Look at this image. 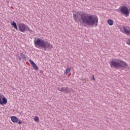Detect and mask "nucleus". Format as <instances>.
I'll use <instances>...</instances> for the list:
<instances>
[{
  "instance_id": "1",
  "label": "nucleus",
  "mask_w": 130,
  "mask_h": 130,
  "mask_svg": "<svg viewBox=\"0 0 130 130\" xmlns=\"http://www.w3.org/2000/svg\"><path fill=\"white\" fill-rule=\"evenodd\" d=\"M74 21L86 24L91 27H97L98 26V17L96 15H87L84 12H74L73 13Z\"/></svg>"
},
{
  "instance_id": "2",
  "label": "nucleus",
  "mask_w": 130,
  "mask_h": 130,
  "mask_svg": "<svg viewBox=\"0 0 130 130\" xmlns=\"http://www.w3.org/2000/svg\"><path fill=\"white\" fill-rule=\"evenodd\" d=\"M109 64L111 68H115V69H119L120 68L129 69L127 63L120 59H114L110 61Z\"/></svg>"
},
{
  "instance_id": "3",
  "label": "nucleus",
  "mask_w": 130,
  "mask_h": 130,
  "mask_svg": "<svg viewBox=\"0 0 130 130\" xmlns=\"http://www.w3.org/2000/svg\"><path fill=\"white\" fill-rule=\"evenodd\" d=\"M34 44L37 48H44L45 49L48 48L51 50L53 48V46L49 43L48 42L44 41V40H42L40 38L36 39L34 40Z\"/></svg>"
},
{
  "instance_id": "4",
  "label": "nucleus",
  "mask_w": 130,
  "mask_h": 130,
  "mask_svg": "<svg viewBox=\"0 0 130 130\" xmlns=\"http://www.w3.org/2000/svg\"><path fill=\"white\" fill-rule=\"evenodd\" d=\"M120 11L122 15L126 16V17H128L129 16V9L126 6H121L120 8Z\"/></svg>"
},
{
  "instance_id": "5",
  "label": "nucleus",
  "mask_w": 130,
  "mask_h": 130,
  "mask_svg": "<svg viewBox=\"0 0 130 130\" xmlns=\"http://www.w3.org/2000/svg\"><path fill=\"white\" fill-rule=\"evenodd\" d=\"M18 28L20 32H22V33H24L25 31L26 30H29V31H31V29H29V26L25 25V24L21 23L18 24Z\"/></svg>"
},
{
  "instance_id": "6",
  "label": "nucleus",
  "mask_w": 130,
  "mask_h": 130,
  "mask_svg": "<svg viewBox=\"0 0 130 130\" xmlns=\"http://www.w3.org/2000/svg\"><path fill=\"white\" fill-rule=\"evenodd\" d=\"M120 30L121 31H123L125 33V34H126L127 35V36H130V28H129V27L123 26L122 28H121Z\"/></svg>"
},
{
  "instance_id": "7",
  "label": "nucleus",
  "mask_w": 130,
  "mask_h": 130,
  "mask_svg": "<svg viewBox=\"0 0 130 130\" xmlns=\"http://www.w3.org/2000/svg\"><path fill=\"white\" fill-rule=\"evenodd\" d=\"M11 119L12 122H13L14 123H18V124H22V122L21 121H19V119L15 116H12L11 117Z\"/></svg>"
},
{
  "instance_id": "8",
  "label": "nucleus",
  "mask_w": 130,
  "mask_h": 130,
  "mask_svg": "<svg viewBox=\"0 0 130 130\" xmlns=\"http://www.w3.org/2000/svg\"><path fill=\"white\" fill-rule=\"evenodd\" d=\"M2 95L0 94V105H4V104H7L8 103V100L6 98H3L2 101Z\"/></svg>"
},
{
  "instance_id": "9",
  "label": "nucleus",
  "mask_w": 130,
  "mask_h": 130,
  "mask_svg": "<svg viewBox=\"0 0 130 130\" xmlns=\"http://www.w3.org/2000/svg\"><path fill=\"white\" fill-rule=\"evenodd\" d=\"M29 62L30 63V64H31L32 68H34V70H35V71H38V67L37 66V65H36V64H35L33 60H32L31 59H29Z\"/></svg>"
},
{
  "instance_id": "10",
  "label": "nucleus",
  "mask_w": 130,
  "mask_h": 130,
  "mask_svg": "<svg viewBox=\"0 0 130 130\" xmlns=\"http://www.w3.org/2000/svg\"><path fill=\"white\" fill-rule=\"evenodd\" d=\"M68 87H58V91L63 92L64 93H68Z\"/></svg>"
},
{
  "instance_id": "11",
  "label": "nucleus",
  "mask_w": 130,
  "mask_h": 130,
  "mask_svg": "<svg viewBox=\"0 0 130 130\" xmlns=\"http://www.w3.org/2000/svg\"><path fill=\"white\" fill-rule=\"evenodd\" d=\"M11 25H12V26H14L15 29H16V30H18V27H17V23H16V22H15V21H13L11 22Z\"/></svg>"
},
{
  "instance_id": "12",
  "label": "nucleus",
  "mask_w": 130,
  "mask_h": 130,
  "mask_svg": "<svg viewBox=\"0 0 130 130\" xmlns=\"http://www.w3.org/2000/svg\"><path fill=\"white\" fill-rule=\"evenodd\" d=\"M107 23L109 26H112L113 25V20L112 19H108L107 21Z\"/></svg>"
},
{
  "instance_id": "13",
  "label": "nucleus",
  "mask_w": 130,
  "mask_h": 130,
  "mask_svg": "<svg viewBox=\"0 0 130 130\" xmlns=\"http://www.w3.org/2000/svg\"><path fill=\"white\" fill-rule=\"evenodd\" d=\"M33 119L36 122H39V117L35 116V117L33 118Z\"/></svg>"
},
{
  "instance_id": "14",
  "label": "nucleus",
  "mask_w": 130,
  "mask_h": 130,
  "mask_svg": "<svg viewBox=\"0 0 130 130\" xmlns=\"http://www.w3.org/2000/svg\"><path fill=\"white\" fill-rule=\"evenodd\" d=\"M71 68H69L68 69L66 70V71L65 72V74L66 75H68V74H69V73L71 72Z\"/></svg>"
},
{
  "instance_id": "15",
  "label": "nucleus",
  "mask_w": 130,
  "mask_h": 130,
  "mask_svg": "<svg viewBox=\"0 0 130 130\" xmlns=\"http://www.w3.org/2000/svg\"><path fill=\"white\" fill-rule=\"evenodd\" d=\"M20 55L21 56V57L23 58L24 59H26V56H25V54H23V53H20Z\"/></svg>"
},
{
  "instance_id": "16",
  "label": "nucleus",
  "mask_w": 130,
  "mask_h": 130,
  "mask_svg": "<svg viewBox=\"0 0 130 130\" xmlns=\"http://www.w3.org/2000/svg\"><path fill=\"white\" fill-rule=\"evenodd\" d=\"M16 57H17V59H18L19 60H22V58L21 57V56L18 55H16Z\"/></svg>"
},
{
  "instance_id": "17",
  "label": "nucleus",
  "mask_w": 130,
  "mask_h": 130,
  "mask_svg": "<svg viewBox=\"0 0 130 130\" xmlns=\"http://www.w3.org/2000/svg\"><path fill=\"white\" fill-rule=\"evenodd\" d=\"M126 44H127L128 45H130V39L127 40Z\"/></svg>"
},
{
  "instance_id": "18",
  "label": "nucleus",
  "mask_w": 130,
  "mask_h": 130,
  "mask_svg": "<svg viewBox=\"0 0 130 130\" xmlns=\"http://www.w3.org/2000/svg\"><path fill=\"white\" fill-rule=\"evenodd\" d=\"M92 80H93V81H95V77H94V75H92Z\"/></svg>"
}]
</instances>
